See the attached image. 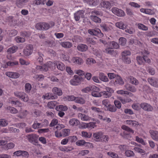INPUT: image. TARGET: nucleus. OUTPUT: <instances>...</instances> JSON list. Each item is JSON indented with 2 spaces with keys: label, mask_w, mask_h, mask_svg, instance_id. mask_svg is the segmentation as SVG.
Returning <instances> with one entry per match:
<instances>
[{
  "label": "nucleus",
  "mask_w": 158,
  "mask_h": 158,
  "mask_svg": "<svg viewBox=\"0 0 158 158\" xmlns=\"http://www.w3.org/2000/svg\"><path fill=\"white\" fill-rule=\"evenodd\" d=\"M56 65L59 70L62 71L65 69V65L60 61H57L56 63L53 62L48 61L42 66H37L36 69L42 71L46 72L48 70L49 68L53 69L55 67Z\"/></svg>",
  "instance_id": "f257e3e1"
},
{
  "label": "nucleus",
  "mask_w": 158,
  "mask_h": 158,
  "mask_svg": "<svg viewBox=\"0 0 158 158\" xmlns=\"http://www.w3.org/2000/svg\"><path fill=\"white\" fill-rule=\"evenodd\" d=\"M90 13L92 15L90 16V18L92 21L97 23L101 22V19L95 15H102V11L94 10L91 11Z\"/></svg>",
  "instance_id": "f03ea898"
},
{
  "label": "nucleus",
  "mask_w": 158,
  "mask_h": 158,
  "mask_svg": "<svg viewBox=\"0 0 158 158\" xmlns=\"http://www.w3.org/2000/svg\"><path fill=\"white\" fill-rule=\"evenodd\" d=\"M108 45H109V48L106 49L105 52L110 54H112L114 52V50H111V49H117L119 47L118 44L114 41L111 42L109 43Z\"/></svg>",
  "instance_id": "7ed1b4c3"
},
{
  "label": "nucleus",
  "mask_w": 158,
  "mask_h": 158,
  "mask_svg": "<svg viewBox=\"0 0 158 158\" xmlns=\"http://www.w3.org/2000/svg\"><path fill=\"white\" fill-rule=\"evenodd\" d=\"M136 59L137 63L139 65L143 64L145 62L149 64L151 62L150 59L147 58V56L144 55H143L142 56H137Z\"/></svg>",
  "instance_id": "20e7f679"
},
{
  "label": "nucleus",
  "mask_w": 158,
  "mask_h": 158,
  "mask_svg": "<svg viewBox=\"0 0 158 158\" xmlns=\"http://www.w3.org/2000/svg\"><path fill=\"white\" fill-rule=\"evenodd\" d=\"M69 63L73 65H81L83 63V59L77 56L73 57L69 60Z\"/></svg>",
  "instance_id": "39448f33"
},
{
  "label": "nucleus",
  "mask_w": 158,
  "mask_h": 158,
  "mask_svg": "<svg viewBox=\"0 0 158 158\" xmlns=\"http://www.w3.org/2000/svg\"><path fill=\"white\" fill-rule=\"evenodd\" d=\"M88 32L92 35H95L99 38L102 37L104 36L103 33L101 32V30L97 28L94 29H89L88 30Z\"/></svg>",
  "instance_id": "423d86ee"
},
{
  "label": "nucleus",
  "mask_w": 158,
  "mask_h": 158,
  "mask_svg": "<svg viewBox=\"0 0 158 158\" xmlns=\"http://www.w3.org/2000/svg\"><path fill=\"white\" fill-rule=\"evenodd\" d=\"M36 29L40 30H46L50 28L49 24L45 22H40L37 23L35 25Z\"/></svg>",
  "instance_id": "0eeeda50"
},
{
  "label": "nucleus",
  "mask_w": 158,
  "mask_h": 158,
  "mask_svg": "<svg viewBox=\"0 0 158 158\" xmlns=\"http://www.w3.org/2000/svg\"><path fill=\"white\" fill-rule=\"evenodd\" d=\"M14 94L15 96L20 98L24 102H27L28 101V97L24 93L16 91L14 92Z\"/></svg>",
  "instance_id": "6e6552de"
},
{
  "label": "nucleus",
  "mask_w": 158,
  "mask_h": 158,
  "mask_svg": "<svg viewBox=\"0 0 158 158\" xmlns=\"http://www.w3.org/2000/svg\"><path fill=\"white\" fill-rule=\"evenodd\" d=\"M121 128L125 130L123 132V133L121 134L122 136L125 138H127L130 135L129 132L134 133V131L133 130L126 125H122Z\"/></svg>",
  "instance_id": "1a4fd4ad"
},
{
  "label": "nucleus",
  "mask_w": 158,
  "mask_h": 158,
  "mask_svg": "<svg viewBox=\"0 0 158 158\" xmlns=\"http://www.w3.org/2000/svg\"><path fill=\"white\" fill-rule=\"evenodd\" d=\"M82 78L81 76L75 75L74 78L70 81V84L72 85H78L81 81Z\"/></svg>",
  "instance_id": "9d476101"
},
{
  "label": "nucleus",
  "mask_w": 158,
  "mask_h": 158,
  "mask_svg": "<svg viewBox=\"0 0 158 158\" xmlns=\"http://www.w3.org/2000/svg\"><path fill=\"white\" fill-rule=\"evenodd\" d=\"M111 11L114 14L119 17H123L125 15V13L123 10L117 7L113 8L111 9Z\"/></svg>",
  "instance_id": "9b49d317"
},
{
  "label": "nucleus",
  "mask_w": 158,
  "mask_h": 158,
  "mask_svg": "<svg viewBox=\"0 0 158 158\" xmlns=\"http://www.w3.org/2000/svg\"><path fill=\"white\" fill-rule=\"evenodd\" d=\"M93 90L92 91V95L94 97H99L102 96L101 92H100V89L95 85H93Z\"/></svg>",
  "instance_id": "f8f14e48"
},
{
  "label": "nucleus",
  "mask_w": 158,
  "mask_h": 158,
  "mask_svg": "<svg viewBox=\"0 0 158 158\" xmlns=\"http://www.w3.org/2000/svg\"><path fill=\"white\" fill-rule=\"evenodd\" d=\"M140 106L144 110L147 111H152L153 110V108L150 104L143 102L141 103Z\"/></svg>",
  "instance_id": "ddd939ff"
},
{
  "label": "nucleus",
  "mask_w": 158,
  "mask_h": 158,
  "mask_svg": "<svg viewBox=\"0 0 158 158\" xmlns=\"http://www.w3.org/2000/svg\"><path fill=\"white\" fill-rule=\"evenodd\" d=\"M33 46L32 44H29L26 47V49H24L23 53L26 56L30 55L32 53L33 50Z\"/></svg>",
  "instance_id": "4468645a"
},
{
  "label": "nucleus",
  "mask_w": 158,
  "mask_h": 158,
  "mask_svg": "<svg viewBox=\"0 0 158 158\" xmlns=\"http://www.w3.org/2000/svg\"><path fill=\"white\" fill-rule=\"evenodd\" d=\"M84 11L82 10L78 11L76 12L74 15V17L75 20L78 21L80 20V18H84Z\"/></svg>",
  "instance_id": "2eb2a0df"
},
{
  "label": "nucleus",
  "mask_w": 158,
  "mask_h": 158,
  "mask_svg": "<svg viewBox=\"0 0 158 158\" xmlns=\"http://www.w3.org/2000/svg\"><path fill=\"white\" fill-rule=\"evenodd\" d=\"M76 144L78 146L85 145V146L89 147L90 148L93 147L92 144L89 142H86L83 140H80L77 141L76 143Z\"/></svg>",
  "instance_id": "dca6fc26"
},
{
  "label": "nucleus",
  "mask_w": 158,
  "mask_h": 158,
  "mask_svg": "<svg viewBox=\"0 0 158 158\" xmlns=\"http://www.w3.org/2000/svg\"><path fill=\"white\" fill-rule=\"evenodd\" d=\"M27 139L29 142L31 143H37L38 136L34 134L28 135Z\"/></svg>",
  "instance_id": "f3484780"
},
{
  "label": "nucleus",
  "mask_w": 158,
  "mask_h": 158,
  "mask_svg": "<svg viewBox=\"0 0 158 158\" xmlns=\"http://www.w3.org/2000/svg\"><path fill=\"white\" fill-rule=\"evenodd\" d=\"M149 132L153 140L158 142V131L151 130Z\"/></svg>",
  "instance_id": "a211bd4d"
},
{
  "label": "nucleus",
  "mask_w": 158,
  "mask_h": 158,
  "mask_svg": "<svg viewBox=\"0 0 158 158\" xmlns=\"http://www.w3.org/2000/svg\"><path fill=\"white\" fill-rule=\"evenodd\" d=\"M148 81L151 85L156 88H158V79L149 78L148 79Z\"/></svg>",
  "instance_id": "6ab92c4d"
},
{
  "label": "nucleus",
  "mask_w": 158,
  "mask_h": 158,
  "mask_svg": "<svg viewBox=\"0 0 158 158\" xmlns=\"http://www.w3.org/2000/svg\"><path fill=\"white\" fill-rule=\"evenodd\" d=\"M78 116L83 121H89L91 119V118L88 115L82 113L78 114Z\"/></svg>",
  "instance_id": "aec40b11"
},
{
  "label": "nucleus",
  "mask_w": 158,
  "mask_h": 158,
  "mask_svg": "<svg viewBox=\"0 0 158 158\" xmlns=\"http://www.w3.org/2000/svg\"><path fill=\"white\" fill-rule=\"evenodd\" d=\"M6 75L10 77L16 78L19 77V74L17 73L12 72H7L6 73Z\"/></svg>",
  "instance_id": "412c9836"
},
{
  "label": "nucleus",
  "mask_w": 158,
  "mask_h": 158,
  "mask_svg": "<svg viewBox=\"0 0 158 158\" xmlns=\"http://www.w3.org/2000/svg\"><path fill=\"white\" fill-rule=\"evenodd\" d=\"M77 49L79 51L84 52L86 51L88 49L87 46L84 44H80L78 45L77 47Z\"/></svg>",
  "instance_id": "4be33fe9"
},
{
  "label": "nucleus",
  "mask_w": 158,
  "mask_h": 158,
  "mask_svg": "<svg viewBox=\"0 0 158 158\" xmlns=\"http://www.w3.org/2000/svg\"><path fill=\"white\" fill-rule=\"evenodd\" d=\"M115 25L117 27L122 30L126 29L127 27V25L126 24H124L122 21L117 22Z\"/></svg>",
  "instance_id": "5701e85b"
},
{
  "label": "nucleus",
  "mask_w": 158,
  "mask_h": 158,
  "mask_svg": "<svg viewBox=\"0 0 158 158\" xmlns=\"http://www.w3.org/2000/svg\"><path fill=\"white\" fill-rule=\"evenodd\" d=\"M100 5L101 7L107 9H110L111 6L110 3L106 1H102L101 2Z\"/></svg>",
  "instance_id": "b1692460"
},
{
  "label": "nucleus",
  "mask_w": 158,
  "mask_h": 158,
  "mask_svg": "<svg viewBox=\"0 0 158 158\" xmlns=\"http://www.w3.org/2000/svg\"><path fill=\"white\" fill-rule=\"evenodd\" d=\"M60 44L63 47L66 48H70L73 46L72 43L69 41L61 42Z\"/></svg>",
  "instance_id": "393cba45"
},
{
  "label": "nucleus",
  "mask_w": 158,
  "mask_h": 158,
  "mask_svg": "<svg viewBox=\"0 0 158 158\" xmlns=\"http://www.w3.org/2000/svg\"><path fill=\"white\" fill-rule=\"evenodd\" d=\"M18 64V62L17 61H15L13 62L8 61L5 64H3L2 67L4 68H6L8 66H13L15 65H17Z\"/></svg>",
  "instance_id": "a878e982"
},
{
  "label": "nucleus",
  "mask_w": 158,
  "mask_h": 158,
  "mask_svg": "<svg viewBox=\"0 0 158 158\" xmlns=\"http://www.w3.org/2000/svg\"><path fill=\"white\" fill-rule=\"evenodd\" d=\"M80 123V121L77 119L73 118L71 119L69 122V124L72 126H76Z\"/></svg>",
  "instance_id": "bb28decb"
},
{
  "label": "nucleus",
  "mask_w": 158,
  "mask_h": 158,
  "mask_svg": "<svg viewBox=\"0 0 158 158\" xmlns=\"http://www.w3.org/2000/svg\"><path fill=\"white\" fill-rule=\"evenodd\" d=\"M118 98L123 104H125L127 102H130L131 101V99L128 97H126L125 98L120 97H118Z\"/></svg>",
  "instance_id": "cd10ccee"
},
{
  "label": "nucleus",
  "mask_w": 158,
  "mask_h": 158,
  "mask_svg": "<svg viewBox=\"0 0 158 158\" xmlns=\"http://www.w3.org/2000/svg\"><path fill=\"white\" fill-rule=\"evenodd\" d=\"M29 0H17L16 5L19 7H22L27 3Z\"/></svg>",
  "instance_id": "c85d7f7f"
},
{
  "label": "nucleus",
  "mask_w": 158,
  "mask_h": 158,
  "mask_svg": "<svg viewBox=\"0 0 158 158\" xmlns=\"http://www.w3.org/2000/svg\"><path fill=\"white\" fill-rule=\"evenodd\" d=\"M102 135V132H99L94 133L93 134V136L95 138V139L97 141H101V137Z\"/></svg>",
  "instance_id": "c756f323"
},
{
  "label": "nucleus",
  "mask_w": 158,
  "mask_h": 158,
  "mask_svg": "<svg viewBox=\"0 0 158 158\" xmlns=\"http://www.w3.org/2000/svg\"><path fill=\"white\" fill-rule=\"evenodd\" d=\"M18 49V47L16 46H14L9 48L7 50L8 54H11L15 52Z\"/></svg>",
  "instance_id": "7c9ffc66"
},
{
  "label": "nucleus",
  "mask_w": 158,
  "mask_h": 158,
  "mask_svg": "<svg viewBox=\"0 0 158 158\" xmlns=\"http://www.w3.org/2000/svg\"><path fill=\"white\" fill-rule=\"evenodd\" d=\"M84 2H87L90 5L96 6L99 3V0H83Z\"/></svg>",
  "instance_id": "2f4dec72"
},
{
  "label": "nucleus",
  "mask_w": 158,
  "mask_h": 158,
  "mask_svg": "<svg viewBox=\"0 0 158 158\" xmlns=\"http://www.w3.org/2000/svg\"><path fill=\"white\" fill-rule=\"evenodd\" d=\"M52 92L55 94L59 96L61 95L62 94V92L61 89L57 87H54L52 90Z\"/></svg>",
  "instance_id": "473e14b6"
},
{
  "label": "nucleus",
  "mask_w": 158,
  "mask_h": 158,
  "mask_svg": "<svg viewBox=\"0 0 158 158\" xmlns=\"http://www.w3.org/2000/svg\"><path fill=\"white\" fill-rule=\"evenodd\" d=\"M125 87L126 89L129 91L132 92H135L136 91V89L135 87L129 84H127L125 85Z\"/></svg>",
  "instance_id": "72a5a7b5"
},
{
  "label": "nucleus",
  "mask_w": 158,
  "mask_h": 158,
  "mask_svg": "<svg viewBox=\"0 0 158 158\" xmlns=\"http://www.w3.org/2000/svg\"><path fill=\"white\" fill-rule=\"evenodd\" d=\"M143 90L145 93L149 94L152 93L153 90L149 86L145 85L143 86Z\"/></svg>",
  "instance_id": "f704fd0d"
},
{
  "label": "nucleus",
  "mask_w": 158,
  "mask_h": 158,
  "mask_svg": "<svg viewBox=\"0 0 158 158\" xmlns=\"http://www.w3.org/2000/svg\"><path fill=\"white\" fill-rule=\"evenodd\" d=\"M99 77L100 79L103 81L106 82L108 81H109L107 77L102 73H99Z\"/></svg>",
  "instance_id": "c9c22d12"
},
{
  "label": "nucleus",
  "mask_w": 158,
  "mask_h": 158,
  "mask_svg": "<svg viewBox=\"0 0 158 158\" xmlns=\"http://www.w3.org/2000/svg\"><path fill=\"white\" fill-rule=\"evenodd\" d=\"M32 2L33 4L36 5H44L46 2V0H35Z\"/></svg>",
  "instance_id": "e433bc0d"
},
{
  "label": "nucleus",
  "mask_w": 158,
  "mask_h": 158,
  "mask_svg": "<svg viewBox=\"0 0 158 158\" xmlns=\"http://www.w3.org/2000/svg\"><path fill=\"white\" fill-rule=\"evenodd\" d=\"M130 82L132 84L137 85L139 83L138 81L135 77L132 76H130L129 77Z\"/></svg>",
  "instance_id": "4c0bfd02"
},
{
  "label": "nucleus",
  "mask_w": 158,
  "mask_h": 158,
  "mask_svg": "<svg viewBox=\"0 0 158 158\" xmlns=\"http://www.w3.org/2000/svg\"><path fill=\"white\" fill-rule=\"evenodd\" d=\"M115 82L116 84H118L120 85H123L124 84V81L122 78L120 76L117 75L116 78Z\"/></svg>",
  "instance_id": "58836bf2"
},
{
  "label": "nucleus",
  "mask_w": 158,
  "mask_h": 158,
  "mask_svg": "<svg viewBox=\"0 0 158 158\" xmlns=\"http://www.w3.org/2000/svg\"><path fill=\"white\" fill-rule=\"evenodd\" d=\"M15 147V144L13 143H10L6 145H4L3 148L5 150L13 148Z\"/></svg>",
  "instance_id": "ea45409f"
},
{
  "label": "nucleus",
  "mask_w": 158,
  "mask_h": 158,
  "mask_svg": "<svg viewBox=\"0 0 158 158\" xmlns=\"http://www.w3.org/2000/svg\"><path fill=\"white\" fill-rule=\"evenodd\" d=\"M54 96L52 95V94L51 93H47L45 94L44 95H43L42 98L44 99H53Z\"/></svg>",
  "instance_id": "a19ab883"
},
{
  "label": "nucleus",
  "mask_w": 158,
  "mask_h": 158,
  "mask_svg": "<svg viewBox=\"0 0 158 158\" xmlns=\"http://www.w3.org/2000/svg\"><path fill=\"white\" fill-rule=\"evenodd\" d=\"M126 123L127 124L129 125L132 127H135L138 124V122L132 120H127L126 121Z\"/></svg>",
  "instance_id": "79ce46f5"
},
{
  "label": "nucleus",
  "mask_w": 158,
  "mask_h": 158,
  "mask_svg": "<svg viewBox=\"0 0 158 158\" xmlns=\"http://www.w3.org/2000/svg\"><path fill=\"white\" fill-rule=\"evenodd\" d=\"M56 109L58 111H65L68 110V107L66 106H64L60 105L56 107Z\"/></svg>",
  "instance_id": "37998d69"
},
{
  "label": "nucleus",
  "mask_w": 158,
  "mask_h": 158,
  "mask_svg": "<svg viewBox=\"0 0 158 158\" xmlns=\"http://www.w3.org/2000/svg\"><path fill=\"white\" fill-rule=\"evenodd\" d=\"M57 102L55 101H52L49 102L48 103V106L50 109H53L56 106Z\"/></svg>",
  "instance_id": "c03bdc74"
},
{
  "label": "nucleus",
  "mask_w": 158,
  "mask_h": 158,
  "mask_svg": "<svg viewBox=\"0 0 158 158\" xmlns=\"http://www.w3.org/2000/svg\"><path fill=\"white\" fill-rule=\"evenodd\" d=\"M92 134L90 132L83 131L81 132V136L85 138H90L92 136Z\"/></svg>",
  "instance_id": "a18cd8bd"
},
{
  "label": "nucleus",
  "mask_w": 158,
  "mask_h": 158,
  "mask_svg": "<svg viewBox=\"0 0 158 158\" xmlns=\"http://www.w3.org/2000/svg\"><path fill=\"white\" fill-rule=\"evenodd\" d=\"M76 97L73 95H68L64 98V100H68V101H74L76 99Z\"/></svg>",
  "instance_id": "49530a36"
},
{
  "label": "nucleus",
  "mask_w": 158,
  "mask_h": 158,
  "mask_svg": "<svg viewBox=\"0 0 158 158\" xmlns=\"http://www.w3.org/2000/svg\"><path fill=\"white\" fill-rule=\"evenodd\" d=\"M7 110L10 111V112L12 114H16L18 112V110L13 107L10 106L7 107Z\"/></svg>",
  "instance_id": "de8ad7c7"
},
{
  "label": "nucleus",
  "mask_w": 158,
  "mask_h": 158,
  "mask_svg": "<svg viewBox=\"0 0 158 158\" xmlns=\"http://www.w3.org/2000/svg\"><path fill=\"white\" fill-rule=\"evenodd\" d=\"M75 102L81 104H83L85 102L84 99L80 97H76Z\"/></svg>",
  "instance_id": "09e8293b"
},
{
  "label": "nucleus",
  "mask_w": 158,
  "mask_h": 158,
  "mask_svg": "<svg viewBox=\"0 0 158 158\" xmlns=\"http://www.w3.org/2000/svg\"><path fill=\"white\" fill-rule=\"evenodd\" d=\"M137 26L138 28L143 31H147L148 30V27L144 24L139 23L137 24Z\"/></svg>",
  "instance_id": "8fccbe9b"
},
{
  "label": "nucleus",
  "mask_w": 158,
  "mask_h": 158,
  "mask_svg": "<svg viewBox=\"0 0 158 158\" xmlns=\"http://www.w3.org/2000/svg\"><path fill=\"white\" fill-rule=\"evenodd\" d=\"M125 155L127 157H133L134 156V153L133 151L127 149L125 151Z\"/></svg>",
  "instance_id": "3c124183"
},
{
  "label": "nucleus",
  "mask_w": 158,
  "mask_h": 158,
  "mask_svg": "<svg viewBox=\"0 0 158 158\" xmlns=\"http://www.w3.org/2000/svg\"><path fill=\"white\" fill-rule=\"evenodd\" d=\"M106 109L110 111L114 112L117 110L116 107L115 106L111 104L109 105L107 107Z\"/></svg>",
  "instance_id": "603ef678"
},
{
  "label": "nucleus",
  "mask_w": 158,
  "mask_h": 158,
  "mask_svg": "<svg viewBox=\"0 0 158 158\" xmlns=\"http://www.w3.org/2000/svg\"><path fill=\"white\" fill-rule=\"evenodd\" d=\"M61 131L63 136H68L70 133V130L69 129H63Z\"/></svg>",
  "instance_id": "864d4df0"
},
{
  "label": "nucleus",
  "mask_w": 158,
  "mask_h": 158,
  "mask_svg": "<svg viewBox=\"0 0 158 158\" xmlns=\"http://www.w3.org/2000/svg\"><path fill=\"white\" fill-rule=\"evenodd\" d=\"M32 88L31 85L29 83H27L25 85V89L26 93H29Z\"/></svg>",
  "instance_id": "5fc2aeb1"
},
{
  "label": "nucleus",
  "mask_w": 158,
  "mask_h": 158,
  "mask_svg": "<svg viewBox=\"0 0 158 158\" xmlns=\"http://www.w3.org/2000/svg\"><path fill=\"white\" fill-rule=\"evenodd\" d=\"M28 114V112L27 110H25L23 112H20L19 114L18 115V117L20 118H23L25 117Z\"/></svg>",
  "instance_id": "6e6d98bb"
},
{
  "label": "nucleus",
  "mask_w": 158,
  "mask_h": 158,
  "mask_svg": "<svg viewBox=\"0 0 158 158\" xmlns=\"http://www.w3.org/2000/svg\"><path fill=\"white\" fill-rule=\"evenodd\" d=\"M135 140L143 145H146L147 144L142 139L139 138L138 136L135 137Z\"/></svg>",
  "instance_id": "4d7b16f0"
},
{
  "label": "nucleus",
  "mask_w": 158,
  "mask_h": 158,
  "mask_svg": "<svg viewBox=\"0 0 158 158\" xmlns=\"http://www.w3.org/2000/svg\"><path fill=\"white\" fill-rule=\"evenodd\" d=\"M15 40L18 43L24 42L25 40V38L20 37L19 36L16 37L15 38Z\"/></svg>",
  "instance_id": "13d9d810"
},
{
  "label": "nucleus",
  "mask_w": 158,
  "mask_h": 158,
  "mask_svg": "<svg viewBox=\"0 0 158 158\" xmlns=\"http://www.w3.org/2000/svg\"><path fill=\"white\" fill-rule=\"evenodd\" d=\"M98 118L103 120V121H106V122L109 123L111 121V119L110 118L106 117H104L100 115H98Z\"/></svg>",
  "instance_id": "bf43d9fd"
},
{
  "label": "nucleus",
  "mask_w": 158,
  "mask_h": 158,
  "mask_svg": "<svg viewBox=\"0 0 158 158\" xmlns=\"http://www.w3.org/2000/svg\"><path fill=\"white\" fill-rule=\"evenodd\" d=\"M122 58L127 57L128 56L131 55V52L129 51H124L122 52Z\"/></svg>",
  "instance_id": "052dcab7"
},
{
  "label": "nucleus",
  "mask_w": 158,
  "mask_h": 158,
  "mask_svg": "<svg viewBox=\"0 0 158 158\" xmlns=\"http://www.w3.org/2000/svg\"><path fill=\"white\" fill-rule=\"evenodd\" d=\"M94 39H96V38L94 37L93 38H87L86 40L88 43L94 44L96 43V42L94 40Z\"/></svg>",
  "instance_id": "680f3d73"
},
{
  "label": "nucleus",
  "mask_w": 158,
  "mask_h": 158,
  "mask_svg": "<svg viewBox=\"0 0 158 158\" xmlns=\"http://www.w3.org/2000/svg\"><path fill=\"white\" fill-rule=\"evenodd\" d=\"M10 103L12 105H14L15 107H21L22 106L21 103L19 101H11Z\"/></svg>",
  "instance_id": "e2e57ef3"
},
{
  "label": "nucleus",
  "mask_w": 158,
  "mask_h": 158,
  "mask_svg": "<svg viewBox=\"0 0 158 158\" xmlns=\"http://www.w3.org/2000/svg\"><path fill=\"white\" fill-rule=\"evenodd\" d=\"M31 34V33L29 31H24L20 33V35L23 37H28L30 36Z\"/></svg>",
  "instance_id": "0e129e2a"
},
{
  "label": "nucleus",
  "mask_w": 158,
  "mask_h": 158,
  "mask_svg": "<svg viewBox=\"0 0 158 158\" xmlns=\"http://www.w3.org/2000/svg\"><path fill=\"white\" fill-rule=\"evenodd\" d=\"M93 85L87 87L82 89L83 92L87 93L93 90Z\"/></svg>",
  "instance_id": "69168bd1"
},
{
  "label": "nucleus",
  "mask_w": 158,
  "mask_h": 158,
  "mask_svg": "<svg viewBox=\"0 0 158 158\" xmlns=\"http://www.w3.org/2000/svg\"><path fill=\"white\" fill-rule=\"evenodd\" d=\"M32 127L35 129H36L42 127L41 124L38 123L37 122H35L32 125Z\"/></svg>",
  "instance_id": "338daca9"
},
{
  "label": "nucleus",
  "mask_w": 158,
  "mask_h": 158,
  "mask_svg": "<svg viewBox=\"0 0 158 158\" xmlns=\"http://www.w3.org/2000/svg\"><path fill=\"white\" fill-rule=\"evenodd\" d=\"M86 64H92L96 63L95 60L93 58H89L87 59Z\"/></svg>",
  "instance_id": "774afa93"
}]
</instances>
